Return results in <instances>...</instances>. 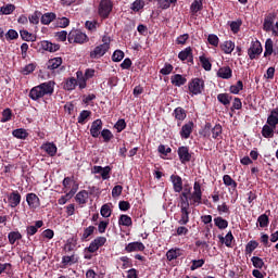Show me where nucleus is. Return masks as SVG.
I'll return each instance as SVG.
<instances>
[{
	"label": "nucleus",
	"instance_id": "1",
	"mask_svg": "<svg viewBox=\"0 0 278 278\" xmlns=\"http://www.w3.org/2000/svg\"><path fill=\"white\" fill-rule=\"evenodd\" d=\"M53 86L54 83L48 81L34 87L29 92L30 99H33V101H38V99H42L45 94H53Z\"/></svg>",
	"mask_w": 278,
	"mask_h": 278
},
{
	"label": "nucleus",
	"instance_id": "2",
	"mask_svg": "<svg viewBox=\"0 0 278 278\" xmlns=\"http://www.w3.org/2000/svg\"><path fill=\"white\" fill-rule=\"evenodd\" d=\"M102 42H103L102 45L96 47L93 51L90 52L91 60H99V58H103V55H105V53L110 51V42H112L110 37L103 36Z\"/></svg>",
	"mask_w": 278,
	"mask_h": 278
},
{
	"label": "nucleus",
	"instance_id": "3",
	"mask_svg": "<svg viewBox=\"0 0 278 278\" xmlns=\"http://www.w3.org/2000/svg\"><path fill=\"white\" fill-rule=\"evenodd\" d=\"M86 38H88L86 34L79 30H72L67 36L68 42H76L77 45H84V42H86Z\"/></svg>",
	"mask_w": 278,
	"mask_h": 278
},
{
	"label": "nucleus",
	"instance_id": "4",
	"mask_svg": "<svg viewBox=\"0 0 278 278\" xmlns=\"http://www.w3.org/2000/svg\"><path fill=\"white\" fill-rule=\"evenodd\" d=\"M110 12H112V1L101 0L100 7H99V15L102 18H108L110 16Z\"/></svg>",
	"mask_w": 278,
	"mask_h": 278
},
{
	"label": "nucleus",
	"instance_id": "5",
	"mask_svg": "<svg viewBox=\"0 0 278 278\" xmlns=\"http://www.w3.org/2000/svg\"><path fill=\"white\" fill-rule=\"evenodd\" d=\"M189 90L192 94H201V91L203 90V80L194 78L189 85Z\"/></svg>",
	"mask_w": 278,
	"mask_h": 278
},
{
	"label": "nucleus",
	"instance_id": "6",
	"mask_svg": "<svg viewBox=\"0 0 278 278\" xmlns=\"http://www.w3.org/2000/svg\"><path fill=\"white\" fill-rule=\"evenodd\" d=\"M275 18H277V13H269L267 16H265L263 24L264 31H273Z\"/></svg>",
	"mask_w": 278,
	"mask_h": 278
},
{
	"label": "nucleus",
	"instance_id": "7",
	"mask_svg": "<svg viewBox=\"0 0 278 278\" xmlns=\"http://www.w3.org/2000/svg\"><path fill=\"white\" fill-rule=\"evenodd\" d=\"M248 53L250 60H255V55H260V53H262V43H260V41L252 42Z\"/></svg>",
	"mask_w": 278,
	"mask_h": 278
},
{
	"label": "nucleus",
	"instance_id": "8",
	"mask_svg": "<svg viewBox=\"0 0 278 278\" xmlns=\"http://www.w3.org/2000/svg\"><path fill=\"white\" fill-rule=\"evenodd\" d=\"M101 129H103V122L101 119H96L91 124L90 134L92 138H99V135L101 134Z\"/></svg>",
	"mask_w": 278,
	"mask_h": 278
},
{
	"label": "nucleus",
	"instance_id": "9",
	"mask_svg": "<svg viewBox=\"0 0 278 278\" xmlns=\"http://www.w3.org/2000/svg\"><path fill=\"white\" fill-rule=\"evenodd\" d=\"M178 155L180 157V161L184 163L190 162L192 155L190 154L189 150L187 147H180L178 149Z\"/></svg>",
	"mask_w": 278,
	"mask_h": 278
},
{
	"label": "nucleus",
	"instance_id": "10",
	"mask_svg": "<svg viewBox=\"0 0 278 278\" xmlns=\"http://www.w3.org/2000/svg\"><path fill=\"white\" fill-rule=\"evenodd\" d=\"M193 190L194 191L191 195V199L193 200V203H201V197H202L201 184L194 182Z\"/></svg>",
	"mask_w": 278,
	"mask_h": 278
},
{
	"label": "nucleus",
	"instance_id": "11",
	"mask_svg": "<svg viewBox=\"0 0 278 278\" xmlns=\"http://www.w3.org/2000/svg\"><path fill=\"white\" fill-rule=\"evenodd\" d=\"M232 71L229 66L220 67L217 72V77L222 79H231Z\"/></svg>",
	"mask_w": 278,
	"mask_h": 278
},
{
	"label": "nucleus",
	"instance_id": "12",
	"mask_svg": "<svg viewBox=\"0 0 278 278\" xmlns=\"http://www.w3.org/2000/svg\"><path fill=\"white\" fill-rule=\"evenodd\" d=\"M62 66V58H53L50 59L47 63V68L49 71H55V68H60Z\"/></svg>",
	"mask_w": 278,
	"mask_h": 278
},
{
	"label": "nucleus",
	"instance_id": "13",
	"mask_svg": "<svg viewBox=\"0 0 278 278\" xmlns=\"http://www.w3.org/2000/svg\"><path fill=\"white\" fill-rule=\"evenodd\" d=\"M127 253H134V251H144V244L142 242H131L125 248Z\"/></svg>",
	"mask_w": 278,
	"mask_h": 278
},
{
	"label": "nucleus",
	"instance_id": "14",
	"mask_svg": "<svg viewBox=\"0 0 278 278\" xmlns=\"http://www.w3.org/2000/svg\"><path fill=\"white\" fill-rule=\"evenodd\" d=\"M26 201L29 207H38L40 205V199H38V195H36V193H28L26 197Z\"/></svg>",
	"mask_w": 278,
	"mask_h": 278
},
{
	"label": "nucleus",
	"instance_id": "15",
	"mask_svg": "<svg viewBox=\"0 0 278 278\" xmlns=\"http://www.w3.org/2000/svg\"><path fill=\"white\" fill-rule=\"evenodd\" d=\"M192 127H194V123L192 122L185 124L180 131L181 138H190V134H192Z\"/></svg>",
	"mask_w": 278,
	"mask_h": 278
},
{
	"label": "nucleus",
	"instance_id": "16",
	"mask_svg": "<svg viewBox=\"0 0 278 278\" xmlns=\"http://www.w3.org/2000/svg\"><path fill=\"white\" fill-rule=\"evenodd\" d=\"M170 179L173 181L175 192H181V190H184L181 177L172 175Z\"/></svg>",
	"mask_w": 278,
	"mask_h": 278
},
{
	"label": "nucleus",
	"instance_id": "17",
	"mask_svg": "<svg viewBox=\"0 0 278 278\" xmlns=\"http://www.w3.org/2000/svg\"><path fill=\"white\" fill-rule=\"evenodd\" d=\"M42 49H45V51H50V53H55V51H60V45L58 43H51L49 41H43L41 43Z\"/></svg>",
	"mask_w": 278,
	"mask_h": 278
},
{
	"label": "nucleus",
	"instance_id": "18",
	"mask_svg": "<svg viewBox=\"0 0 278 278\" xmlns=\"http://www.w3.org/2000/svg\"><path fill=\"white\" fill-rule=\"evenodd\" d=\"M9 203H11V207H16L21 203V193L12 192L9 197Z\"/></svg>",
	"mask_w": 278,
	"mask_h": 278
},
{
	"label": "nucleus",
	"instance_id": "19",
	"mask_svg": "<svg viewBox=\"0 0 278 278\" xmlns=\"http://www.w3.org/2000/svg\"><path fill=\"white\" fill-rule=\"evenodd\" d=\"M41 149H43V151H47L51 155V157H53V155L58 153V147H55L54 143H46L41 147Z\"/></svg>",
	"mask_w": 278,
	"mask_h": 278
},
{
	"label": "nucleus",
	"instance_id": "20",
	"mask_svg": "<svg viewBox=\"0 0 278 278\" xmlns=\"http://www.w3.org/2000/svg\"><path fill=\"white\" fill-rule=\"evenodd\" d=\"M262 135L264 138H273V136H275V128H273V126L265 125L263 126Z\"/></svg>",
	"mask_w": 278,
	"mask_h": 278
},
{
	"label": "nucleus",
	"instance_id": "21",
	"mask_svg": "<svg viewBox=\"0 0 278 278\" xmlns=\"http://www.w3.org/2000/svg\"><path fill=\"white\" fill-rule=\"evenodd\" d=\"M220 49L222 51H224V53H231L233 49H236V43H233L232 41H225L220 46Z\"/></svg>",
	"mask_w": 278,
	"mask_h": 278
},
{
	"label": "nucleus",
	"instance_id": "22",
	"mask_svg": "<svg viewBox=\"0 0 278 278\" xmlns=\"http://www.w3.org/2000/svg\"><path fill=\"white\" fill-rule=\"evenodd\" d=\"M218 238L219 242H222V244H226V247H231V242H233V235L231 231H229L225 238L223 236H219Z\"/></svg>",
	"mask_w": 278,
	"mask_h": 278
},
{
	"label": "nucleus",
	"instance_id": "23",
	"mask_svg": "<svg viewBox=\"0 0 278 278\" xmlns=\"http://www.w3.org/2000/svg\"><path fill=\"white\" fill-rule=\"evenodd\" d=\"M267 125L269 127H273L274 129H277L278 126V116L270 112V115L267 117Z\"/></svg>",
	"mask_w": 278,
	"mask_h": 278
},
{
	"label": "nucleus",
	"instance_id": "24",
	"mask_svg": "<svg viewBox=\"0 0 278 278\" xmlns=\"http://www.w3.org/2000/svg\"><path fill=\"white\" fill-rule=\"evenodd\" d=\"M172 84L174 86H184L186 84V78L179 74L172 76Z\"/></svg>",
	"mask_w": 278,
	"mask_h": 278
},
{
	"label": "nucleus",
	"instance_id": "25",
	"mask_svg": "<svg viewBox=\"0 0 278 278\" xmlns=\"http://www.w3.org/2000/svg\"><path fill=\"white\" fill-rule=\"evenodd\" d=\"M52 21H55V13H46L41 16L42 25H49Z\"/></svg>",
	"mask_w": 278,
	"mask_h": 278
},
{
	"label": "nucleus",
	"instance_id": "26",
	"mask_svg": "<svg viewBox=\"0 0 278 278\" xmlns=\"http://www.w3.org/2000/svg\"><path fill=\"white\" fill-rule=\"evenodd\" d=\"M76 201L77 203H80V204L86 203V201H88V191L86 190L79 191L76 194Z\"/></svg>",
	"mask_w": 278,
	"mask_h": 278
},
{
	"label": "nucleus",
	"instance_id": "27",
	"mask_svg": "<svg viewBox=\"0 0 278 278\" xmlns=\"http://www.w3.org/2000/svg\"><path fill=\"white\" fill-rule=\"evenodd\" d=\"M100 214L103 218H110L112 216V208H110V204H103L100 210Z\"/></svg>",
	"mask_w": 278,
	"mask_h": 278
},
{
	"label": "nucleus",
	"instance_id": "28",
	"mask_svg": "<svg viewBox=\"0 0 278 278\" xmlns=\"http://www.w3.org/2000/svg\"><path fill=\"white\" fill-rule=\"evenodd\" d=\"M190 55H192V48L188 47L185 50H182L181 52H179L178 58L179 60H181L182 62L188 60V58H190Z\"/></svg>",
	"mask_w": 278,
	"mask_h": 278
},
{
	"label": "nucleus",
	"instance_id": "29",
	"mask_svg": "<svg viewBox=\"0 0 278 278\" xmlns=\"http://www.w3.org/2000/svg\"><path fill=\"white\" fill-rule=\"evenodd\" d=\"M215 225L218 227V229H227L229 223L227 219H224L223 217H216L215 219Z\"/></svg>",
	"mask_w": 278,
	"mask_h": 278
},
{
	"label": "nucleus",
	"instance_id": "30",
	"mask_svg": "<svg viewBox=\"0 0 278 278\" xmlns=\"http://www.w3.org/2000/svg\"><path fill=\"white\" fill-rule=\"evenodd\" d=\"M13 136L15 138H20V140H25V138L28 136L27 130L23 129V128H18L13 130Z\"/></svg>",
	"mask_w": 278,
	"mask_h": 278
},
{
	"label": "nucleus",
	"instance_id": "31",
	"mask_svg": "<svg viewBox=\"0 0 278 278\" xmlns=\"http://www.w3.org/2000/svg\"><path fill=\"white\" fill-rule=\"evenodd\" d=\"M214 127H212V124L207 123L205 124L204 128L201 130V135L204 136V138H210L212 137V130Z\"/></svg>",
	"mask_w": 278,
	"mask_h": 278
},
{
	"label": "nucleus",
	"instance_id": "32",
	"mask_svg": "<svg viewBox=\"0 0 278 278\" xmlns=\"http://www.w3.org/2000/svg\"><path fill=\"white\" fill-rule=\"evenodd\" d=\"M268 55H273V39H267L265 42L264 56L268 58Z\"/></svg>",
	"mask_w": 278,
	"mask_h": 278
},
{
	"label": "nucleus",
	"instance_id": "33",
	"mask_svg": "<svg viewBox=\"0 0 278 278\" xmlns=\"http://www.w3.org/2000/svg\"><path fill=\"white\" fill-rule=\"evenodd\" d=\"M21 38L23 40H26L27 42H34V40L36 39V37H34V35H31V33L27 31V30H21Z\"/></svg>",
	"mask_w": 278,
	"mask_h": 278
},
{
	"label": "nucleus",
	"instance_id": "34",
	"mask_svg": "<svg viewBox=\"0 0 278 278\" xmlns=\"http://www.w3.org/2000/svg\"><path fill=\"white\" fill-rule=\"evenodd\" d=\"M190 212L188 210H181V218L179 219V225H188V222L190 220L189 217Z\"/></svg>",
	"mask_w": 278,
	"mask_h": 278
},
{
	"label": "nucleus",
	"instance_id": "35",
	"mask_svg": "<svg viewBox=\"0 0 278 278\" xmlns=\"http://www.w3.org/2000/svg\"><path fill=\"white\" fill-rule=\"evenodd\" d=\"M200 62H201L204 71H212V63L210 62V59L202 55V56H200Z\"/></svg>",
	"mask_w": 278,
	"mask_h": 278
},
{
	"label": "nucleus",
	"instance_id": "36",
	"mask_svg": "<svg viewBox=\"0 0 278 278\" xmlns=\"http://www.w3.org/2000/svg\"><path fill=\"white\" fill-rule=\"evenodd\" d=\"M14 10H16V7L14 4H7L4 7H1L0 12L1 14H12V12H14Z\"/></svg>",
	"mask_w": 278,
	"mask_h": 278
},
{
	"label": "nucleus",
	"instance_id": "37",
	"mask_svg": "<svg viewBox=\"0 0 278 278\" xmlns=\"http://www.w3.org/2000/svg\"><path fill=\"white\" fill-rule=\"evenodd\" d=\"M118 223L124 227H131V217H129L128 215H121Z\"/></svg>",
	"mask_w": 278,
	"mask_h": 278
},
{
	"label": "nucleus",
	"instance_id": "38",
	"mask_svg": "<svg viewBox=\"0 0 278 278\" xmlns=\"http://www.w3.org/2000/svg\"><path fill=\"white\" fill-rule=\"evenodd\" d=\"M217 99L219 103H223V105H229L231 103V100L229 99V94L227 93H219L217 96Z\"/></svg>",
	"mask_w": 278,
	"mask_h": 278
},
{
	"label": "nucleus",
	"instance_id": "39",
	"mask_svg": "<svg viewBox=\"0 0 278 278\" xmlns=\"http://www.w3.org/2000/svg\"><path fill=\"white\" fill-rule=\"evenodd\" d=\"M242 88H244V85L242 84V80H238L237 85L230 86V92L232 94H238V92H240V90H242Z\"/></svg>",
	"mask_w": 278,
	"mask_h": 278
},
{
	"label": "nucleus",
	"instance_id": "40",
	"mask_svg": "<svg viewBox=\"0 0 278 278\" xmlns=\"http://www.w3.org/2000/svg\"><path fill=\"white\" fill-rule=\"evenodd\" d=\"M142 8H144V0H136L131 5L134 12H140Z\"/></svg>",
	"mask_w": 278,
	"mask_h": 278
},
{
	"label": "nucleus",
	"instance_id": "41",
	"mask_svg": "<svg viewBox=\"0 0 278 278\" xmlns=\"http://www.w3.org/2000/svg\"><path fill=\"white\" fill-rule=\"evenodd\" d=\"M123 58H125V52H123V50H116L112 55L113 62H121Z\"/></svg>",
	"mask_w": 278,
	"mask_h": 278
},
{
	"label": "nucleus",
	"instance_id": "42",
	"mask_svg": "<svg viewBox=\"0 0 278 278\" xmlns=\"http://www.w3.org/2000/svg\"><path fill=\"white\" fill-rule=\"evenodd\" d=\"M101 136H102L104 142H110L112 140V138L114 137L112 135V131H110V129H103L101 131Z\"/></svg>",
	"mask_w": 278,
	"mask_h": 278
},
{
	"label": "nucleus",
	"instance_id": "43",
	"mask_svg": "<svg viewBox=\"0 0 278 278\" xmlns=\"http://www.w3.org/2000/svg\"><path fill=\"white\" fill-rule=\"evenodd\" d=\"M11 118H12V110L5 109L2 112V119H1V122L2 123H8V121H10Z\"/></svg>",
	"mask_w": 278,
	"mask_h": 278
},
{
	"label": "nucleus",
	"instance_id": "44",
	"mask_svg": "<svg viewBox=\"0 0 278 278\" xmlns=\"http://www.w3.org/2000/svg\"><path fill=\"white\" fill-rule=\"evenodd\" d=\"M22 236L20 235V232H10L9 233V242L10 244H14V242H16V240H21Z\"/></svg>",
	"mask_w": 278,
	"mask_h": 278
},
{
	"label": "nucleus",
	"instance_id": "45",
	"mask_svg": "<svg viewBox=\"0 0 278 278\" xmlns=\"http://www.w3.org/2000/svg\"><path fill=\"white\" fill-rule=\"evenodd\" d=\"M252 263L254 268H263L264 267V261L257 256L252 257Z\"/></svg>",
	"mask_w": 278,
	"mask_h": 278
},
{
	"label": "nucleus",
	"instance_id": "46",
	"mask_svg": "<svg viewBox=\"0 0 278 278\" xmlns=\"http://www.w3.org/2000/svg\"><path fill=\"white\" fill-rule=\"evenodd\" d=\"M175 116L178 121H184L186 118V111L181 108L175 110Z\"/></svg>",
	"mask_w": 278,
	"mask_h": 278
},
{
	"label": "nucleus",
	"instance_id": "47",
	"mask_svg": "<svg viewBox=\"0 0 278 278\" xmlns=\"http://www.w3.org/2000/svg\"><path fill=\"white\" fill-rule=\"evenodd\" d=\"M220 134H223V127H220V125H215L211 132V137L217 138L220 136Z\"/></svg>",
	"mask_w": 278,
	"mask_h": 278
},
{
	"label": "nucleus",
	"instance_id": "48",
	"mask_svg": "<svg viewBox=\"0 0 278 278\" xmlns=\"http://www.w3.org/2000/svg\"><path fill=\"white\" fill-rule=\"evenodd\" d=\"M56 23L59 27H62L63 29L68 27V25H71V21L66 17L58 18Z\"/></svg>",
	"mask_w": 278,
	"mask_h": 278
},
{
	"label": "nucleus",
	"instance_id": "49",
	"mask_svg": "<svg viewBox=\"0 0 278 278\" xmlns=\"http://www.w3.org/2000/svg\"><path fill=\"white\" fill-rule=\"evenodd\" d=\"M260 227H268V215L263 214L258 217Z\"/></svg>",
	"mask_w": 278,
	"mask_h": 278
},
{
	"label": "nucleus",
	"instance_id": "50",
	"mask_svg": "<svg viewBox=\"0 0 278 278\" xmlns=\"http://www.w3.org/2000/svg\"><path fill=\"white\" fill-rule=\"evenodd\" d=\"M257 245H258L257 241H250L245 247V252L253 253Z\"/></svg>",
	"mask_w": 278,
	"mask_h": 278
},
{
	"label": "nucleus",
	"instance_id": "51",
	"mask_svg": "<svg viewBox=\"0 0 278 278\" xmlns=\"http://www.w3.org/2000/svg\"><path fill=\"white\" fill-rule=\"evenodd\" d=\"M90 114H91L90 111H83L78 116V123L80 125H84V123L86 122V118H88Z\"/></svg>",
	"mask_w": 278,
	"mask_h": 278
},
{
	"label": "nucleus",
	"instance_id": "52",
	"mask_svg": "<svg viewBox=\"0 0 278 278\" xmlns=\"http://www.w3.org/2000/svg\"><path fill=\"white\" fill-rule=\"evenodd\" d=\"M75 86H77V79L71 78L65 84V90H75Z\"/></svg>",
	"mask_w": 278,
	"mask_h": 278
},
{
	"label": "nucleus",
	"instance_id": "53",
	"mask_svg": "<svg viewBox=\"0 0 278 278\" xmlns=\"http://www.w3.org/2000/svg\"><path fill=\"white\" fill-rule=\"evenodd\" d=\"M77 75V79H78V83H79V88H86V78H84V73L83 72H77L76 73Z\"/></svg>",
	"mask_w": 278,
	"mask_h": 278
},
{
	"label": "nucleus",
	"instance_id": "54",
	"mask_svg": "<svg viewBox=\"0 0 278 278\" xmlns=\"http://www.w3.org/2000/svg\"><path fill=\"white\" fill-rule=\"evenodd\" d=\"M94 233V226H89L85 229L83 233V240H86L87 238H90Z\"/></svg>",
	"mask_w": 278,
	"mask_h": 278
},
{
	"label": "nucleus",
	"instance_id": "55",
	"mask_svg": "<svg viewBox=\"0 0 278 278\" xmlns=\"http://www.w3.org/2000/svg\"><path fill=\"white\" fill-rule=\"evenodd\" d=\"M205 264V261L203 258L201 260H193L191 265V270H197V268H201Z\"/></svg>",
	"mask_w": 278,
	"mask_h": 278
},
{
	"label": "nucleus",
	"instance_id": "56",
	"mask_svg": "<svg viewBox=\"0 0 278 278\" xmlns=\"http://www.w3.org/2000/svg\"><path fill=\"white\" fill-rule=\"evenodd\" d=\"M5 38L8 40H16V38H18V33L14 29H10L7 34H5Z\"/></svg>",
	"mask_w": 278,
	"mask_h": 278
},
{
	"label": "nucleus",
	"instance_id": "57",
	"mask_svg": "<svg viewBox=\"0 0 278 278\" xmlns=\"http://www.w3.org/2000/svg\"><path fill=\"white\" fill-rule=\"evenodd\" d=\"M201 8H203V2L199 0H194L193 3L191 4L192 12H199Z\"/></svg>",
	"mask_w": 278,
	"mask_h": 278
},
{
	"label": "nucleus",
	"instance_id": "58",
	"mask_svg": "<svg viewBox=\"0 0 278 278\" xmlns=\"http://www.w3.org/2000/svg\"><path fill=\"white\" fill-rule=\"evenodd\" d=\"M121 194H123V186L117 185L112 190V197L116 198V197H121Z\"/></svg>",
	"mask_w": 278,
	"mask_h": 278
},
{
	"label": "nucleus",
	"instance_id": "59",
	"mask_svg": "<svg viewBox=\"0 0 278 278\" xmlns=\"http://www.w3.org/2000/svg\"><path fill=\"white\" fill-rule=\"evenodd\" d=\"M110 170H112L110 166L102 167V170L100 173L102 179H110Z\"/></svg>",
	"mask_w": 278,
	"mask_h": 278
},
{
	"label": "nucleus",
	"instance_id": "60",
	"mask_svg": "<svg viewBox=\"0 0 278 278\" xmlns=\"http://www.w3.org/2000/svg\"><path fill=\"white\" fill-rule=\"evenodd\" d=\"M126 127H127V123H125V119H119L115 124V129H117L118 132L123 131V129H125Z\"/></svg>",
	"mask_w": 278,
	"mask_h": 278
},
{
	"label": "nucleus",
	"instance_id": "61",
	"mask_svg": "<svg viewBox=\"0 0 278 278\" xmlns=\"http://www.w3.org/2000/svg\"><path fill=\"white\" fill-rule=\"evenodd\" d=\"M224 184H225V186H233L235 188L237 186L236 180H232L231 176H229V175L224 176Z\"/></svg>",
	"mask_w": 278,
	"mask_h": 278
},
{
	"label": "nucleus",
	"instance_id": "62",
	"mask_svg": "<svg viewBox=\"0 0 278 278\" xmlns=\"http://www.w3.org/2000/svg\"><path fill=\"white\" fill-rule=\"evenodd\" d=\"M161 75H170L173 73V66L170 64H165V66L160 71Z\"/></svg>",
	"mask_w": 278,
	"mask_h": 278
},
{
	"label": "nucleus",
	"instance_id": "63",
	"mask_svg": "<svg viewBox=\"0 0 278 278\" xmlns=\"http://www.w3.org/2000/svg\"><path fill=\"white\" fill-rule=\"evenodd\" d=\"M207 41H208L213 47H218V36H216V35H208Z\"/></svg>",
	"mask_w": 278,
	"mask_h": 278
},
{
	"label": "nucleus",
	"instance_id": "64",
	"mask_svg": "<svg viewBox=\"0 0 278 278\" xmlns=\"http://www.w3.org/2000/svg\"><path fill=\"white\" fill-rule=\"evenodd\" d=\"M129 207H131V205L129 204V202L127 201H121L119 202V210L122 212H127V210H129Z\"/></svg>",
	"mask_w": 278,
	"mask_h": 278
}]
</instances>
